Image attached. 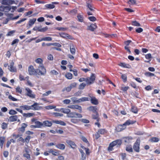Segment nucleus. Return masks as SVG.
Wrapping results in <instances>:
<instances>
[{"instance_id": "obj_1", "label": "nucleus", "mask_w": 160, "mask_h": 160, "mask_svg": "<svg viewBox=\"0 0 160 160\" xmlns=\"http://www.w3.org/2000/svg\"><path fill=\"white\" fill-rule=\"evenodd\" d=\"M37 67V68L36 69V75H44L46 73V69L45 68L44 65H35Z\"/></svg>"}, {"instance_id": "obj_2", "label": "nucleus", "mask_w": 160, "mask_h": 160, "mask_svg": "<svg viewBox=\"0 0 160 160\" xmlns=\"http://www.w3.org/2000/svg\"><path fill=\"white\" fill-rule=\"evenodd\" d=\"M122 143V140L120 139H117L115 140L109 144L108 150L109 151H112L113 150V147L116 146L117 147H119L121 145Z\"/></svg>"}, {"instance_id": "obj_3", "label": "nucleus", "mask_w": 160, "mask_h": 160, "mask_svg": "<svg viewBox=\"0 0 160 160\" xmlns=\"http://www.w3.org/2000/svg\"><path fill=\"white\" fill-rule=\"evenodd\" d=\"M67 117L72 118H81L82 117V116L80 114L78 113L74 112H70L67 115Z\"/></svg>"}, {"instance_id": "obj_4", "label": "nucleus", "mask_w": 160, "mask_h": 160, "mask_svg": "<svg viewBox=\"0 0 160 160\" xmlns=\"http://www.w3.org/2000/svg\"><path fill=\"white\" fill-rule=\"evenodd\" d=\"M25 90L26 92V95L31 98H35L36 95L30 88H26Z\"/></svg>"}, {"instance_id": "obj_5", "label": "nucleus", "mask_w": 160, "mask_h": 160, "mask_svg": "<svg viewBox=\"0 0 160 160\" xmlns=\"http://www.w3.org/2000/svg\"><path fill=\"white\" fill-rule=\"evenodd\" d=\"M95 76L94 74H92L90 77L86 78V82L88 84H90L92 83L95 79Z\"/></svg>"}, {"instance_id": "obj_6", "label": "nucleus", "mask_w": 160, "mask_h": 160, "mask_svg": "<svg viewBox=\"0 0 160 160\" xmlns=\"http://www.w3.org/2000/svg\"><path fill=\"white\" fill-rule=\"evenodd\" d=\"M140 144V141L138 139H137L136 142L134 144L133 146V148L134 150L137 152H139V146Z\"/></svg>"}, {"instance_id": "obj_7", "label": "nucleus", "mask_w": 160, "mask_h": 160, "mask_svg": "<svg viewBox=\"0 0 160 160\" xmlns=\"http://www.w3.org/2000/svg\"><path fill=\"white\" fill-rule=\"evenodd\" d=\"M14 62L13 61H11L8 66V69L11 72H16L17 69L14 66Z\"/></svg>"}, {"instance_id": "obj_8", "label": "nucleus", "mask_w": 160, "mask_h": 160, "mask_svg": "<svg viewBox=\"0 0 160 160\" xmlns=\"http://www.w3.org/2000/svg\"><path fill=\"white\" fill-rule=\"evenodd\" d=\"M28 71L30 75H36V69L34 68L32 65H30L28 67Z\"/></svg>"}, {"instance_id": "obj_9", "label": "nucleus", "mask_w": 160, "mask_h": 160, "mask_svg": "<svg viewBox=\"0 0 160 160\" xmlns=\"http://www.w3.org/2000/svg\"><path fill=\"white\" fill-rule=\"evenodd\" d=\"M38 103L35 102L33 104L30 106V109L33 110H38L40 109L41 107L38 105Z\"/></svg>"}, {"instance_id": "obj_10", "label": "nucleus", "mask_w": 160, "mask_h": 160, "mask_svg": "<svg viewBox=\"0 0 160 160\" xmlns=\"http://www.w3.org/2000/svg\"><path fill=\"white\" fill-rule=\"evenodd\" d=\"M69 108L73 109H77L80 111V112H81L82 110V107L81 106L77 105H69L68 106Z\"/></svg>"}, {"instance_id": "obj_11", "label": "nucleus", "mask_w": 160, "mask_h": 160, "mask_svg": "<svg viewBox=\"0 0 160 160\" xmlns=\"http://www.w3.org/2000/svg\"><path fill=\"white\" fill-rule=\"evenodd\" d=\"M66 143L69 145L71 148H75L76 147V145L74 142L70 140H67L66 141Z\"/></svg>"}, {"instance_id": "obj_12", "label": "nucleus", "mask_w": 160, "mask_h": 160, "mask_svg": "<svg viewBox=\"0 0 160 160\" xmlns=\"http://www.w3.org/2000/svg\"><path fill=\"white\" fill-rule=\"evenodd\" d=\"M126 128V127H125L123 124L122 125H120L118 126L116 128V130L118 132H120L122 130L125 129Z\"/></svg>"}, {"instance_id": "obj_13", "label": "nucleus", "mask_w": 160, "mask_h": 160, "mask_svg": "<svg viewBox=\"0 0 160 160\" xmlns=\"http://www.w3.org/2000/svg\"><path fill=\"white\" fill-rule=\"evenodd\" d=\"M90 97L91 98V102L92 104L95 105L98 104V101L95 97L93 96H90Z\"/></svg>"}, {"instance_id": "obj_14", "label": "nucleus", "mask_w": 160, "mask_h": 160, "mask_svg": "<svg viewBox=\"0 0 160 160\" xmlns=\"http://www.w3.org/2000/svg\"><path fill=\"white\" fill-rule=\"evenodd\" d=\"M92 1L89 0L87 2V6L89 8V10L92 11H94V8L92 6V4L91 3Z\"/></svg>"}, {"instance_id": "obj_15", "label": "nucleus", "mask_w": 160, "mask_h": 160, "mask_svg": "<svg viewBox=\"0 0 160 160\" xmlns=\"http://www.w3.org/2000/svg\"><path fill=\"white\" fill-rule=\"evenodd\" d=\"M97 28V26L95 24H92L90 26H88V29L91 31H93Z\"/></svg>"}, {"instance_id": "obj_16", "label": "nucleus", "mask_w": 160, "mask_h": 160, "mask_svg": "<svg viewBox=\"0 0 160 160\" xmlns=\"http://www.w3.org/2000/svg\"><path fill=\"white\" fill-rule=\"evenodd\" d=\"M52 122L63 126H65L66 125V124L63 121L61 120H53L52 121Z\"/></svg>"}, {"instance_id": "obj_17", "label": "nucleus", "mask_w": 160, "mask_h": 160, "mask_svg": "<svg viewBox=\"0 0 160 160\" xmlns=\"http://www.w3.org/2000/svg\"><path fill=\"white\" fill-rule=\"evenodd\" d=\"M5 140V138L4 137H0V145L1 148H2Z\"/></svg>"}, {"instance_id": "obj_18", "label": "nucleus", "mask_w": 160, "mask_h": 160, "mask_svg": "<svg viewBox=\"0 0 160 160\" xmlns=\"http://www.w3.org/2000/svg\"><path fill=\"white\" fill-rule=\"evenodd\" d=\"M70 51L72 55H74L75 53L76 50L75 46L72 44L70 45Z\"/></svg>"}, {"instance_id": "obj_19", "label": "nucleus", "mask_w": 160, "mask_h": 160, "mask_svg": "<svg viewBox=\"0 0 160 160\" xmlns=\"http://www.w3.org/2000/svg\"><path fill=\"white\" fill-rule=\"evenodd\" d=\"M35 62L38 64V65H43V60L41 58H38L35 60Z\"/></svg>"}, {"instance_id": "obj_20", "label": "nucleus", "mask_w": 160, "mask_h": 160, "mask_svg": "<svg viewBox=\"0 0 160 160\" xmlns=\"http://www.w3.org/2000/svg\"><path fill=\"white\" fill-rule=\"evenodd\" d=\"M56 147L58 149L63 150L65 148V146L63 144H58L56 145Z\"/></svg>"}, {"instance_id": "obj_21", "label": "nucleus", "mask_w": 160, "mask_h": 160, "mask_svg": "<svg viewBox=\"0 0 160 160\" xmlns=\"http://www.w3.org/2000/svg\"><path fill=\"white\" fill-rule=\"evenodd\" d=\"M35 127H36L37 128H41L43 126V123L38 121H35Z\"/></svg>"}, {"instance_id": "obj_22", "label": "nucleus", "mask_w": 160, "mask_h": 160, "mask_svg": "<svg viewBox=\"0 0 160 160\" xmlns=\"http://www.w3.org/2000/svg\"><path fill=\"white\" fill-rule=\"evenodd\" d=\"M18 119V116L16 115L12 116L9 118V120L11 122L17 121Z\"/></svg>"}, {"instance_id": "obj_23", "label": "nucleus", "mask_w": 160, "mask_h": 160, "mask_svg": "<svg viewBox=\"0 0 160 160\" xmlns=\"http://www.w3.org/2000/svg\"><path fill=\"white\" fill-rule=\"evenodd\" d=\"M135 122L130 120L127 121L123 124L126 127V126L129 125L134 123Z\"/></svg>"}, {"instance_id": "obj_24", "label": "nucleus", "mask_w": 160, "mask_h": 160, "mask_svg": "<svg viewBox=\"0 0 160 160\" xmlns=\"http://www.w3.org/2000/svg\"><path fill=\"white\" fill-rule=\"evenodd\" d=\"M44 7L46 9H52L54 8L55 6L52 3H50L46 4Z\"/></svg>"}, {"instance_id": "obj_25", "label": "nucleus", "mask_w": 160, "mask_h": 160, "mask_svg": "<svg viewBox=\"0 0 160 160\" xmlns=\"http://www.w3.org/2000/svg\"><path fill=\"white\" fill-rule=\"evenodd\" d=\"M43 126L47 127H50L52 125V123L48 121H46L43 122Z\"/></svg>"}, {"instance_id": "obj_26", "label": "nucleus", "mask_w": 160, "mask_h": 160, "mask_svg": "<svg viewBox=\"0 0 160 160\" xmlns=\"http://www.w3.org/2000/svg\"><path fill=\"white\" fill-rule=\"evenodd\" d=\"M61 110V112L63 113L67 114H68L71 112L70 110L68 108H62Z\"/></svg>"}, {"instance_id": "obj_27", "label": "nucleus", "mask_w": 160, "mask_h": 160, "mask_svg": "<svg viewBox=\"0 0 160 160\" xmlns=\"http://www.w3.org/2000/svg\"><path fill=\"white\" fill-rule=\"evenodd\" d=\"M118 65L122 67H123L124 68H129L130 67V66L129 64H127L125 63H123V62L120 63Z\"/></svg>"}, {"instance_id": "obj_28", "label": "nucleus", "mask_w": 160, "mask_h": 160, "mask_svg": "<svg viewBox=\"0 0 160 160\" xmlns=\"http://www.w3.org/2000/svg\"><path fill=\"white\" fill-rule=\"evenodd\" d=\"M65 77L68 79H71L72 78V75L70 72H67L65 74Z\"/></svg>"}, {"instance_id": "obj_29", "label": "nucleus", "mask_w": 160, "mask_h": 160, "mask_svg": "<svg viewBox=\"0 0 160 160\" xmlns=\"http://www.w3.org/2000/svg\"><path fill=\"white\" fill-rule=\"evenodd\" d=\"M36 21V19L35 18L30 19L28 22L29 26H32L34 23Z\"/></svg>"}, {"instance_id": "obj_30", "label": "nucleus", "mask_w": 160, "mask_h": 160, "mask_svg": "<svg viewBox=\"0 0 160 160\" xmlns=\"http://www.w3.org/2000/svg\"><path fill=\"white\" fill-rule=\"evenodd\" d=\"M88 110L92 111L93 112H96L97 110L96 107L95 106H91L88 108Z\"/></svg>"}, {"instance_id": "obj_31", "label": "nucleus", "mask_w": 160, "mask_h": 160, "mask_svg": "<svg viewBox=\"0 0 160 160\" xmlns=\"http://www.w3.org/2000/svg\"><path fill=\"white\" fill-rule=\"evenodd\" d=\"M128 4L129 5V6H133L136 4V1L135 0H129L128 2Z\"/></svg>"}, {"instance_id": "obj_32", "label": "nucleus", "mask_w": 160, "mask_h": 160, "mask_svg": "<svg viewBox=\"0 0 160 160\" xmlns=\"http://www.w3.org/2000/svg\"><path fill=\"white\" fill-rule=\"evenodd\" d=\"M21 108L24 110H30V106L28 105H23L20 107Z\"/></svg>"}, {"instance_id": "obj_33", "label": "nucleus", "mask_w": 160, "mask_h": 160, "mask_svg": "<svg viewBox=\"0 0 160 160\" xmlns=\"http://www.w3.org/2000/svg\"><path fill=\"white\" fill-rule=\"evenodd\" d=\"M27 125L26 124L23 123L22 124V127L20 128V130L22 132H24L25 131V128L27 127Z\"/></svg>"}, {"instance_id": "obj_34", "label": "nucleus", "mask_w": 160, "mask_h": 160, "mask_svg": "<svg viewBox=\"0 0 160 160\" xmlns=\"http://www.w3.org/2000/svg\"><path fill=\"white\" fill-rule=\"evenodd\" d=\"M132 138L131 137H128L124 138V142H125L129 143L132 140Z\"/></svg>"}, {"instance_id": "obj_35", "label": "nucleus", "mask_w": 160, "mask_h": 160, "mask_svg": "<svg viewBox=\"0 0 160 160\" xmlns=\"http://www.w3.org/2000/svg\"><path fill=\"white\" fill-rule=\"evenodd\" d=\"M71 101L73 102V103H79V99H78L77 98L74 97L71 98Z\"/></svg>"}, {"instance_id": "obj_36", "label": "nucleus", "mask_w": 160, "mask_h": 160, "mask_svg": "<svg viewBox=\"0 0 160 160\" xmlns=\"http://www.w3.org/2000/svg\"><path fill=\"white\" fill-rule=\"evenodd\" d=\"M22 88L20 87L19 86L17 87L16 88V91L17 93L19 94H22Z\"/></svg>"}, {"instance_id": "obj_37", "label": "nucleus", "mask_w": 160, "mask_h": 160, "mask_svg": "<svg viewBox=\"0 0 160 160\" xmlns=\"http://www.w3.org/2000/svg\"><path fill=\"white\" fill-rule=\"evenodd\" d=\"M89 100L88 98L87 97H83L79 99V103Z\"/></svg>"}, {"instance_id": "obj_38", "label": "nucleus", "mask_w": 160, "mask_h": 160, "mask_svg": "<svg viewBox=\"0 0 160 160\" xmlns=\"http://www.w3.org/2000/svg\"><path fill=\"white\" fill-rule=\"evenodd\" d=\"M30 138L31 136L29 135L27 136L26 137L24 140V142H25L26 145H27L28 144Z\"/></svg>"}, {"instance_id": "obj_39", "label": "nucleus", "mask_w": 160, "mask_h": 160, "mask_svg": "<svg viewBox=\"0 0 160 160\" xmlns=\"http://www.w3.org/2000/svg\"><path fill=\"white\" fill-rule=\"evenodd\" d=\"M23 156L24 157L26 158L28 160H30L31 159V156L29 153H24Z\"/></svg>"}, {"instance_id": "obj_40", "label": "nucleus", "mask_w": 160, "mask_h": 160, "mask_svg": "<svg viewBox=\"0 0 160 160\" xmlns=\"http://www.w3.org/2000/svg\"><path fill=\"white\" fill-rule=\"evenodd\" d=\"M126 150L129 152H132L133 151L132 148L131 146H128L126 148Z\"/></svg>"}, {"instance_id": "obj_41", "label": "nucleus", "mask_w": 160, "mask_h": 160, "mask_svg": "<svg viewBox=\"0 0 160 160\" xmlns=\"http://www.w3.org/2000/svg\"><path fill=\"white\" fill-rule=\"evenodd\" d=\"M60 35H61V36L62 37L65 38H68L72 39L71 38H70V35H68V34H67L66 33H62Z\"/></svg>"}, {"instance_id": "obj_42", "label": "nucleus", "mask_w": 160, "mask_h": 160, "mask_svg": "<svg viewBox=\"0 0 160 160\" xmlns=\"http://www.w3.org/2000/svg\"><path fill=\"white\" fill-rule=\"evenodd\" d=\"M86 84L85 82H83L80 84L79 86V89H83L86 86Z\"/></svg>"}, {"instance_id": "obj_43", "label": "nucleus", "mask_w": 160, "mask_h": 160, "mask_svg": "<svg viewBox=\"0 0 160 160\" xmlns=\"http://www.w3.org/2000/svg\"><path fill=\"white\" fill-rule=\"evenodd\" d=\"M77 18H78V20L79 22H82L83 21V17L80 14H78L77 16Z\"/></svg>"}, {"instance_id": "obj_44", "label": "nucleus", "mask_w": 160, "mask_h": 160, "mask_svg": "<svg viewBox=\"0 0 160 160\" xmlns=\"http://www.w3.org/2000/svg\"><path fill=\"white\" fill-rule=\"evenodd\" d=\"M132 25L133 26L137 27L141 26L140 24L136 21H132Z\"/></svg>"}, {"instance_id": "obj_45", "label": "nucleus", "mask_w": 160, "mask_h": 160, "mask_svg": "<svg viewBox=\"0 0 160 160\" xmlns=\"http://www.w3.org/2000/svg\"><path fill=\"white\" fill-rule=\"evenodd\" d=\"M52 115H54V116L55 117H62V116L63 115V114L58 112H52Z\"/></svg>"}, {"instance_id": "obj_46", "label": "nucleus", "mask_w": 160, "mask_h": 160, "mask_svg": "<svg viewBox=\"0 0 160 160\" xmlns=\"http://www.w3.org/2000/svg\"><path fill=\"white\" fill-rule=\"evenodd\" d=\"M145 75L147 77L154 76V74L149 72H147L145 73Z\"/></svg>"}, {"instance_id": "obj_47", "label": "nucleus", "mask_w": 160, "mask_h": 160, "mask_svg": "<svg viewBox=\"0 0 160 160\" xmlns=\"http://www.w3.org/2000/svg\"><path fill=\"white\" fill-rule=\"evenodd\" d=\"M43 41H50L52 40V38L50 37H46L42 38Z\"/></svg>"}, {"instance_id": "obj_48", "label": "nucleus", "mask_w": 160, "mask_h": 160, "mask_svg": "<svg viewBox=\"0 0 160 160\" xmlns=\"http://www.w3.org/2000/svg\"><path fill=\"white\" fill-rule=\"evenodd\" d=\"M132 111L133 112L135 113H137L138 112L137 108L134 106L132 107Z\"/></svg>"}, {"instance_id": "obj_49", "label": "nucleus", "mask_w": 160, "mask_h": 160, "mask_svg": "<svg viewBox=\"0 0 160 160\" xmlns=\"http://www.w3.org/2000/svg\"><path fill=\"white\" fill-rule=\"evenodd\" d=\"M55 108L56 106H53L51 105H50L45 107V108L46 109L48 110Z\"/></svg>"}, {"instance_id": "obj_50", "label": "nucleus", "mask_w": 160, "mask_h": 160, "mask_svg": "<svg viewBox=\"0 0 160 160\" xmlns=\"http://www.w3.org/2000/svg\"><path fill=\"white\" fill-rule=\"evenodd\" d=\"M100 134H103L106 132V130L105 129H100L98 132Z\"/></svg>"}, {"instance_id": "obj_51", "label": "nucleus", "mask_w": 160, "mask_h": 160, "mask_svg": "<svg viewBox=\"0 0 160 160\" xmlns=\"http://www.w3.org/2000/svg\"><path fill=\"white\" fill-rule=\"evenodd\" d=\"M9 113L10 115H15L17 113V112L15 110L12 109H11L9 111Z\"/></svg>"}, {"instance_id": "obj_52", "label": "nucleus", "mask_w": 160, "mask_h": 160, "mask_svg": "<svg viewBox=\"0 0 160 160\" xmlns=\"http://www.w3.org/2000/svg\"><path fill=\"white\" fill-rule=\"evenodd\" d=\"M11 10V7L10 6H5L4 12H8Z\"/></svg>"}, {"instance_id": "obj_53", "label": "nucleus", "mask_w": 160, "mask_h": 160, "mask_svg": "<svg viewBox=\"0 0 160 160\" xmlns=\"http://www.w3.org/2000/svg\"><path fill=\"white\" fill-rule=\"evenodd\" d=\"M8 98L9 99H10L11 100L13 101H16L18 100V99L13 97L11 95H9L8 96Z\"/></svg>"}, {"instance_id": "obj_54", "label": "nucleus", "mask_w": 160, "mask_h": 160, "mask_svg": "<svg viewBox=\"0 0 160 160\" xmlns=\"http://www.w3.org/2000/svg\"><path fill=\"white\" fill-rule=\"evenodd\" d=\"M159 140V139L156 137L152 138L151 139V141L152 142H157Z\"/></svg>"}, {"instance_id": "obj_55", "label": "nucleus", "mask_w": 160, "mask_h": 160, "mask_svg": "<svg viewBox=\"0 0 160 160\" xmlns=\"http://www.w3.org/2000/svg\"><path fill=\"white\" fill-rule=\"evenodd\" d=\"M80 121L85 123H88L89 122V121L88 120L86 119H81L80 120Z\"/></svg>"}, {"instance_id": "obj_56", "label": "nucleus", "mask_w": 160, "mask_h": 160, "mask_svg": "<svg viewBox=\"0 0 160 160\" xmlns=\"http://www.w3.org/2000/svg\"><path fill=\"white\" fill-rule=\"evenodd\" d=\"M49 153H51L52 154L54 155L57 156L59 154V153L58 152H55L52 149L50 150L49 151Z\"/></svg>"}, {"instance_id": "obj_57", "label": "nucleus", "mask_w": 160, "mask_h": 160, "mask_svg": "<svg viewBox=\"0 0 160 160\" xmlns=\"http://www.w3.org/2000/svg\"><path fill=\"white\" fill-rule=\"evenodd\" d=\"M88 19L91 21L94 22L96 20V18L93 16H90L88 18Z\"/></svg>"}, {"instance_id": "obj_58", "label": "nucleus", "mask_w": 160, "mask_h": 160, "mask_svg": "<svg viewBox=\"0 0 160 160\" xmlns=\"http://www.w3.org/2000/svg\"><path fill=\"white\" fill-rule=\"evenodd\" d=\"M2 128L3 129H5L7 127V124L5 122H3L1 125Z\"/></svg>"}, {"instance_id": "obj_59", "label": "nucleus", "mask_w": 160, "mask_h": 160, "mask_svg": "<svg viewBox=\"0 0 160 160\" xmlns=\"http://www.w3.org/2000/svg\"><path fill=\"white\" fill-rule=\"evenodd\" d=\"M26 84L31 87H32L34 86L33 84L29 80L27 81Z\"/></svg>"}, {"instance_id": "obj_60", "label": "nucleus", "mask_w": 160, "mask_h": 160, "mask_svg": "<svg viewBox=\"0 0 160 160\" xmlns=\"http://www.w3.org/2000/svg\"><path fill=\"white\" fill-rule=\"evenodd\" d=\"M16 32V31L15 30H13L9 32L7 34V36H11L14 33H15Z\"/></svg>"}, {"instance_id": "obj_61", "label": "nucleus", "mask_w": 160, "mask_h": 160, "mask_svg": "<svg viewBox=\"0 0 160 160\" xmlns=\"http://www.w3.org/2000/svg\"><path fill=\"white\" fill-rule=\"evenodd\" d=\"M129 88V87L128 86L127 87H121V90L123 92H125L127 91Z\"/></svg>"}, {"instance_id": "obj_62", "label": "nucleus", "mask_w": 160, "mask_h": 160, "mask_svg": "<svg viewBox=\"0 0 160 160\" xmlns=\"http://www.w3.org/2000/svg\"><path fill=\"white\" fill-rule=\"evenodd\" d=\"M124 82L127 81V76L125 74H122L121 76Z\"/></svg>"}, {"instance_id": "obj_63", "label": "nucleus", "mask_w": 160, "mask_h": 160, "mask_svg": "<svg viewBox=\"0 0 160 160\" xmlns=\"http://www.w3.org/2000/svg\"><path fill=\"white\" fill-rule=\"evenodd\" d=\"M71 102V100L68 99H66L64 100L63 101V102L64 104H69Z\"/></svg>"}, {"instance_id": "obj_64", "label": "nucleus", "mask_w": 160, "mask_h": 160, "mask_svg": "<svg viewBox=\"0 0 160 160\" xmlns=\"http://www.w3.org/2000/svg\"><path fill=\"white\" fill-rule=\"evenodd\" d=\"M50 73L53 75H57L58 74V72L56 70H53L51 71Z\"/></svg>"}]
</instances>
